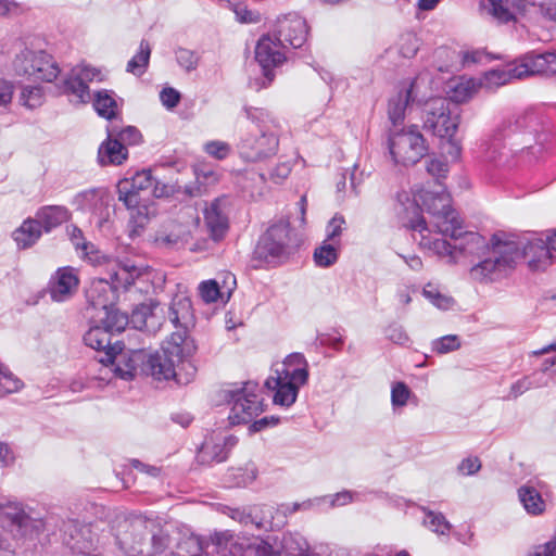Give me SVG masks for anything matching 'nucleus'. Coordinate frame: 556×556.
<instances>
[{"label": "nucleus", "mask_w": 556, "mask_h": 556, "mask_svg": "<svg viewBox=\"0 0 556 556\" xmlns=\"http://www.w3.org/2000/svg\"><path fill=\"white\" fill-rule=\"evenodd\" d=\"M389 151L396 164L409 166L427 154L428 147L417 126H412L390 137Z\"/></svg>", "instance_id": "nucleus-11"}, {"label": "nucleus", "mask_w": 556, "mask_h": 556, "mask_svg": "<svg viewBox=\"0 0 556 556\" xmlns=\"http://www.w3.org/2000/svg\"><path fill=\"white\" fill-rule=\"evenodd\" d=\"M230 150V146L227 142L219 140L208 141L204 146V151L217 160L226 159L229 155Z\"/></svg>", "instance_id": "nucleus-54"}, {"label": "nucleus", "mask_w": 556, "mask_h": 556, "mask_svg": "<svg viewBox=\"0 0 556 556\" xmlns=\"http://www.w3.org/2000/svg\"><path fill=\"white\" fill-rule=\"evenodd\" d=\"M420 79L421 78L418 76L413 80L402 83L399 92L390 99L388 104V114L393 125H397L403 122L405 111L409 105H413L415 102H420Z\"/></svg>", "instance_id": "nucleus-18"}, {"label": "nucleus", "mask_w": 556, "mask_h": 556, "mask_svg": "<svg viewBox=\"0 0 556 556\" xmlns=\"http://www.w3.org/2000/svg\"><path fill=\"white\" fill-rule=\"evenodd\" d=\"M151 55V48L147 40H141L139 51L128 61L127 72L141 76L147 71Z\"/></svg>", "instance_id": "nucleus-42"}, {"label": "nucleus", "mask_w": 556, "mask_h": 556, "mask_svg": "<svg viewBox=\"0 0 556 556\" xmlns=\"http://www.w3.org/2000/svg\"><path fill=\"white\" fill-rule=\"evenodd\" d=\"M106 195L105 189L92 188L78 193L74 199V203L78 210L97 213L104 206Z\"/></svg>", "instance_id": "nucleus-36"}, {"label": "nucleus", "mask_w": 556, "mask_h": 556, "mask_svg": "<svg viewBox=\"0 0 556 556\" xmlns=\"http://www.w3.org/2000/svg\"><path fill=\"white\" fill-rule=\"evenodd\" d=\"M146 358L147 354L143 350L124 352L121 345V350L117 349V354L113 362L115 363L116 375L125 380L134 379L138 368L146 364Z\"/></svg>", "instance_id": "nucleus-27"}, {"label": "nucleus", "mask_w": 556, "mask_h": 556, "mask_svg": "<svg viewBox=\"0 0 556 556\" xmlns=\"http://www.w3.org/2000/svg\"><path fill=\"white\" fill-rule=\"evenodd\" d=\"M154 182L155 178L151 169H142L131 178H124L117 184L118 200L131 212L132 216L137 215V223L140 225L147 219V195Z\"/></svg>", "instance_id": "nucleus-9"}, {"label": "nucleus", "mask_w": 556, "mask_h": 556, "mask_svg": "<svg viewBox=\"0 0 556 556\" xmlns=\"http://www.w3.org/2000/svg\"><path fill=\"white\" fill-rule=\"evenodd\" d=\"M18 102L28 110L41 106L45 102V91L39 86H25L22 88Z\"/></svg>", "instance_id": "nucleus-44"}, {"label": "nucleus", "mask_w": 556, "mask_h": 556, "mask_svg": "<svg viewBox=\"0 0 556 556\" xmlns=\"http://www.w3.org/2000/svg\"><path fill=\"white\" fill-rule=\"evenodd\" d=\"M247 117L256 124L257 131L244 136L239 154L247 162H263L275 156L279 149L280 125L269 112L263 109H247Z\"/></svg>", "instance_id": "nucleus-4"}, {"label": "nucleus", "mask_w": 556, "mask_h": 556, "mask_svg": "<svg viewBox=\"0 0 556 556\" xmlns=\"http://www.w3.org/2000/svg\"><path fill=\"white\" fill-rule=\"evenodd\" d=\"M478 88L479 84L475 79L462 80L453 87L448 100L456 105L466 102L476 94Z\"/></svg>", "instance_id": "nucleus-43"}, {"label": "nucleus", "mask_w": 556, "mask_h": 556, "mask_svg": "<svg viewBox=\"0 0 556 556\" xmlns=\"http://www.w3.org/2000/svg\"><path fill=\"white\" fill-rule=\"evenodd\" d=\"M427 172L437 179V188H439L442 185L440 179L446 177L448 165L444 161L432 159L427 163Z\"/></svg>", "instance_id": "nucleus-59"}, {"label": "nucleus", "mask_w": 556, "mask_h": 556, "mask_svg": "<svg viewBox=\"0 0 556 556\" xmlns=\"http://www.w3.org/2000/svg\"><path fill=\"white\" fill-rule=\"evenodd\" d=\"M399 53L406 59L413 58L418 51V39L413 33H405L397 41Z\"/></svg>", "instance_id": "nucleus-50"}, {"label": "nucleus", "mask_w": 556, "mask_h": 556, "mask_svg": "<svg viewBox=\"0 0 556 556\" xmlns=\"http://www.w3.org/2000/svg\"><path fill=\"white\" fill-rule=\"evenodd\" d=\"M102 72L89 65L76 66L64 79L62 92L72 97L75 103H87L90 100L88 83L102 81Z\"/></svg>", "instance_id": "nucleus-15"}, {"label": "nucleus", "mask_w": 556, "mask_h": 556, "mask_svg": "<svg viewBox=\"0 0 556 556\" xmlns=\"http://www.w3.org/2000/svg\"><path fill=\"white\" fill-rule=\"evenodd\" d=\"M227 450L222 446L215 434L206 439L199 452V458L202 463H222L227 459Z\"/></svg>", "instance_id": "nucleus-40"}, {"label": "nucleus", "mask_w": 556, "mask_h": 556, "mask_svg": "<svg viewBox=\"0 0 556 556\" xmlns=\"http://www.w3.org/2000/svg\"><path fill=\"white\" fill-rule=\"evenodd\" d=\"M513 241L520 247V255L518 256V261L521 258H527L529 266L533 269H544L547 265L551 264L553 258V251L549 249L547 236H545V238L531 237L526 240Z\"/></svg>", "instance_id": "nucleus-19"}, {"label": "nucleus", "mask_w": 556, "mask_h": 556, "mask_svg": "<svg viewBox=\"0 0 556 556\" xmlns=\"http://www.w3.org/2000/svg\"><path fill=\"white\" fill-rule=\"evenodd\" d=\"M79 278L74 267L59 268L51 277L48 285V293L53 302H65L77 291Z\"/></svg>", "instance_id": "nucleus-21"}, {"label": "nucleus", "mask_w": 556, "mask_h": 556, "mask_svg": "<svg viewBox=\"0 0 556 556\" xmlns=\"http://www.w3.org/2000/svg\"><path fill=\"white\" fill-rule=\"evenodd\" d=\"M495 233L491 238V249L470 270L469 276L478 282H489L500 279L507 269L518 262L520 247L513 239Z\"/></svg>", "instance_id": "nucleus-6"}, {"label": "nucleus", "mask_w": 556, "mask_h": 556, "mask_svg": "<svg viewBox=\"0 0 556 556\" xmlns=\"http://www.w3.org/2000/svg\"><path fill=\"white\" fill-rule=\"evenodd\" d=\"M339 245L334 242L325 241L320 247L315 249L314 261L319 267H329L338 260Z\"/></svg>", "instance_id": "nucleus-45"}, {"label": "nucleus", "mask_w": 556, "mask_h": 556, "mask_svg": "<svg viewBox=\"0 0 556 556\" xmlns=\"http://www.w3.org/2000/svg\"><path fill=\"white\" fill-rule=\"evenodd\" d=\"M205 225L211 233V237L218 241L224 238L228 230V218L225 212L220 208V201L214 200L210 206L204 211Z\"/></svg>", "instance_id": "nucleus-32"}, {"label": "nucleus", "mask_w": 556, "mask_h": 556, "mask_svg": "<svg viewBox=\"0 0 556 556\" xmlns=\"http://www.w3.org/2000/svg\"><path fill=\"white\" fill-rule=\"evenodd\" d=\"M291 173V165L288 162L278 163L270 172L269 178L275 184H281Z\"/></svg>", "instance_id": "nucleus-62"}, {"label": "nucleus", "mask_w": 556, "mask_h": 556, "mask_svg": "<svg viewBox=\"0 0 556 556\" xmlns=\"http://www.w3.org/2000/svg\"><path fill=\"white\" fill-rule=\"evenodd\" d=\"M412 227L419 229L418 243L420 248L433 252L441 258H445L450 264L457 263L460 257L480 258L485 256L491 249V241L488 242L478 232L463 231L462 225L454 236H450L454 241L453 244L439 238L438 233H433L422 219L413 223ZM414 239L417 240L415 235Z\"/></svg>", "instance_id": "nucleus-3"}, {"label": "nucleus", "mask_w": 556, "mask_h": 556, "mask_svg": "<svg viewBox=\"0 0 556 556\" xmlns=\"http://www.w3.org/2000/svg\"><path fill=\"white\" fill-rule=\"evenodd\" d=\"M115 539L128 556H159L172 542L169 531L161 526L159 519L143 516L122 521Z\"/></svg>", "instance_id": "nucleus-2"}, {"label": "nucleus", "mask_w": 556, "mask_h": 556, "mask_svg": "<svg viewBox=\"0 0 556 556\" xmlns=\"http://www.w3.org/2000/svg\"><path fill=\"white\" fill-rule=\"evenodd\" d=\"M63 542L74 554L88 556L92 555L97 536L90 525L68 520L63 526Z\"/></svg>", "instance_id": "nucleus-16"}, {"label": "nucleus", "mask_w": 556, "mask_h": 556, "mask_svg": "<svg viewBox=\"0 0 556 556\" xmlns=\"http://www.w3.org/2000/svg\"><path fill=\"white\" fill-rule=\"evenodd\" d=\"M540 124L541 118L532 109L517 113L504 123L511 132L521 130L538 131Z\"/></svg>", "instance_id": "nucleus-37"}, {"label": "nucleus", "mask_w": 556, "mask_h": 556, "mask_svg": "<svg viewBox=\"0 0 556 556\" xmlns=\"http://www.w3.org/2000/svg\"><path fill=\"white\" fill-rule=\"evenodd\" d=\"M513 76L521 78L533 74H555L556 73V53L546 52L532 56L527 63L516 67Z\"/></svg>", "instance_id": "nucleus-28"}, {"label": "nucleus", "mask_w": 556, "mask_h": 556, "mask_svg": "<svg viewBox=\"0 0 556 556\" xmlns=\"http://www.w3.org/2000/svg\"><path fill=\"white\" fill-rule=\"evenodd\" d=\"M459 346H460L459 339L455 334L444 336L433 342V350L439 354H444V353L455 351Z\"/></svg>", "instance_id": "nucleus-53"}, {"label": "nucleus", "mask_w": 556, "mask_h": 556, "mask_svg": "<svg viewBox=\"0 0 556 556\" xmlns=\"http://www.w3.org/2000/svg\"><path fill=\"white\" fill-rule=\"evenodd\" d=\"M424 295L430 300L437 307L446 309L453 304V300L446 295L441 294L432 285H427L424 288Z\"/></svg>", "instance_id": "nucleus-51"}, {"label": "nucleus", "mask_w": 556, "mask_h": 556, "mask_svg": "<svg viewBox=\"0 0 556 556\" xmlns=\"http://www.w3.org/2000/svg\"><path fill=\"white\" fill-rule=\"evenodd\" d=\"M160 100L166 109L172 110L178 105L180 93L175 88L166 87L160 92Z\"/></svg>", "instance_id": "nucleus-60"}, {"label": "nucleus", "mask_w": 556, "mask_h": 556, "mask_svg": "<svg viewBox=\"0 0 556 556\" xmlns=\"http://www.w3.org/2000/svg\"><path fill=\"white\" fill-rule=\"evenodd\" d=\"M539 383L533 381L531 377H523L511 384L508 395L505 397L506 400L517 399L526 391L538 387Z\"/></svg>", "instance_id": "nucleus-56"}, {"label": "nucleus", "mask_w": 556, "mask_h": 556, "mask_svg": "<svg viewBox=\"0 0 556 556\" xmlns=\"http://www.w3.org/2000/svg\"><path fill=\"white\" fill-rule=\"evenodd\" d=\"M84 341L87 346L104 354L100 358L102 364H113L117 349L121 350V343L118 341L113 343L112 333L101 326L91 327L85 333Z\"/></svg>", "instance_id": "nucleus-23"}, {"label": "nucleus", "mask_w": 556, "mask_h": 556, "mask_svg": "<svg viewBox=\"0 0 556 556\" xmlns=\"http://www.w3.org/2000/svg\"><path fill=\"white\" fill-rule=\"evenodd\" d=\"M410 395V390L404 382H395L391 390V402L393 406L406 405Z\"/></svg>", "instance_id": "nucleus-55"}, {"label": "nucleus", "mask_w": 556, "mask_h": 556, "mask_svg": "<svg viewBox=\"0 0 556 556\" xmlns=\"http://www.w3.org/2000/svg\"><path fill=\"white\" fill-rule=\"evenodd\" d=\"M103 316H99V320L102 323V328H105L110 333L122 332L128 325L127 314L121 312L113 305L101 312Z\"/></svg>", "instance_id": "nucleus-39"}, {"label": "nucleus", "mask_w": 556, "mask_h": 556, "mask_svg": "<svg viewBox=\"0 0 556 556\" xmlns=\"http://www.w3.org/2000/svg\"><path fill=\"white\" fill-rule=\"evenodd\" d=\"M424 128L434 136L447 139L448 153L457 159L460 154V146L454 139L459 125V108L446 98H431L425 102L422 116Z\"/></svg>", "instance_id": "nucleus-7"}, {"label": "nucleus", "mask_w": 556, "mask_h": 556, "mask_svg": "<svg viewBox=\"0 0 556 556\" xmlns=\"http://www.w3.org/2000/svg\"><path fill=\"white\" fill-rule=\"evenodd\" d=\"M127 157V148L122 144L121 140L112 138V135H109L108 139L100 144L98 150V162L101 166L121 165Z\"/></svg>", "instance_id": "nucleus-31"}, {"label": "nucleus", "mask_w": 556, "mask_h": 556, "mask_svg": "<svg viewBox=\"0 0 556 556\" xmlns=\"http://www.w3.org/2000/svg\"><path fill=\"white\" fill-rule=\"evenodd\" d=\"M176 59L178 64L187 72L195 70L199 63L198 55L193 51L184 48L176 51Z\"/></svg>", "instance_id": "nucleus-52"}, {"label": "nucleus", "mask_w": 556, "mask_h": 556, "mask_svg": "<svg viewBox=\"0 0 556 556\" xmlns=\"http://www.w3.org/2000/svg\"><path fill=\"white\" fill-rule=\"evenodd\" d=\"M148 268L139 267L127 262L108 261L106 279L115 291H127L137 281L149 278Z\"/></svg>", "instance_id": "nucleus-17"}, {"label": "nucleus", "mask_w": 556, "mask_h": 556, "mask_svg": "<svg viewBox=\"0 0 556 556\" xmlns=\"http://www.w3.org/2000/svg\"><path fill=\"white\" fill-rule=\"evenodd\" d=\"M147 369L150 375L157 380H169L172 378H178L177 367L180 365L177 361L161 348L160 352L151 354L146 358Z\"/></svg>", "instance_id": "nucleus-26"}, {"label": "nucleus", "mask_w": 556, "mask_h": 556, "mask_svg": "<svg viewBox=\"0 0 556 556\" xmlns=\"http://www.w3.org/2000/svg\"><path fill=\"white\" fill-rule=\"evenodd\" d=\"M228 393L231 404L228 419L231 425L249 424L264 410V399L257 383L249 381L242 388Z\"/></svg>", "instance_id": "nucleus-10"}, {"label": "nucleus", "mask_w": 556, "mask_h": 556, "mask_svg": "<svg viewBox=\"0 0 556 556\" xmlns=\"http://www.w3.org/2000/svg\"><path fill=\"white\" fill-rule=\"evenodd\" d=\"M296 248L298 238L289 220L280 219L271 224L260 237L253 251V257L275 266L286 262Z\"/></svg>", "instance_id": "nucleus-8"}, {"label": "nucleus", "mask_w": 556, "mask_h": 556, "mask_svg": "<svg viewBox=\"0 0 556 556\" xmlns=\"http://www.w3.org/2000/svg\"><path fill=\"white\" fill-rule=\"evenodd\" d=\"M518 496L528 514L538 516L545 510V502L534 486L529 484L520 486L518 489Z\"/></svg>", "instance_id": "nucleus-38"}, {"label": "nucleus", "mask_w": 556, "mask_h": 556, "mask_svg": "<svg viewBox=\"0 0 556 556\" xmlns=\"http://www.w3.org/2000/svg\"><path fill=\"white\" fill-rule=\"evenodd\" d=\"M307 34L306 21L299 15H289L279 22L278 37L286 46L301 48L307 39Z\"/></svg>", "instance_id": "nucleus-24"}, {"label": "nucleus", "mask_w": 556, "mask_h": 556, "mask_svg": "<svg viewBox=\"0 0 556 556\" xmlns=\"http://www.w3.org/2000/svg\"><path fill=\"white\" fill-rule=\"evenodd\" d=\"M228 516L243 525H254L257 529L273 527L270 520L271 508L267 506H254L249 511L240 508H228Z\"/></svg>", "instance_id": "nucleus-29"}, {"label": "nucleus", "mask_w": 556, "mask_h": 556, "mask_svg": "<svg viewBox=\"0 0 556 556\" xmlns=\"http://www.w3.org/2000/svg\"><path fill=\"white\" fill-rule=\"evenodd\" d=\"M22 382L8 368L0 365V396L18 391Z\"/></svg>", "instance_id": "nucleus-49"}, {"label": "nucleus", "mask_w": 556, "mask_h": 556, "mask_svg": "<svg viewBox=\"0 0 556 556\" xmlns=\"http://www.w3.org/2000/svg\"><path fill=\"white\" fill-rule=\"evenodd\" d=\"M345 220L341 215H334L327 225V240L334 242L343 230Z\"/></svg>", "instance_id": "nucleus-61"}, {"label": "nucleus", "mask_w": 556, "mask_h": 556, "mask_svg": "<svg viewBox=\"0 0 556 556\" xmlns=\"http://www.w3.org/2000/svg\"><path fill=\"white\" fill-rule=\"evenodd\" d=\"M169 556H205L204 545L197 536H189L179 542Z\"/></svg>", "instance_id": "nucleus-46"}, {"label": "nucleus", "mask_w": 556, "mask_h": 556, "mask_svg": "<svg viewBox=\"0 0 556 556\" xmlns=\"http://www.w3.org/2000/svg\"><path fill=\"white\" fill-rule=\"evenodd\" d=\"M421 207L431 216L430 224L443 236H454L460 229V219L457 212L452 207L450 193L440 185L437 190L418 188L413 191V201L404 208V224L414 232L419 229L413 228L412 224L425 218L421 215Z\"/></svg>", "instance_id": "nucleus-1"}, {"label": "nucleus", "mask_w": 556, "mask_h": 556, "mask_svg": "<svg viewBox=\"0 0 556 556\" xmlns=\"http://www.w3.org/2000/svg\"><path fill=\"white\" fill-rule=\"evenodd\" d=\"M116 291L110 285L106 278L93 280L86 289L85 295L87 301L86 311L102 312L114 304Z\"/></svg>", "instance_id": "nucleus-25"}, {"label": "nucleus", "mask_w": 556, "mask_h": 556, "mask_svg": "<svg viewBox=\"0 0 556 556\" xmlns=\"http://www.w3.org/2000/svg\"><path fill=\"white\" fill-rule=\"evenodd\" d=\"M210 545H217L219 548L229 546V554L232 556H281L267 541L260 538H240L229 530L214 532L206 547Z\"/></svg>", "instance_id": "nucleus-12"}, {"label": "nucleus", "mask_w": 556, "mask_h": 556, "mask_svg": "<svg viewBox=\"0 0 556 556\" xmlns=\"http://www.w3.org/2000/svg\"><path fill=\"white\" fill-rule=\"evenodd\" d=\"M387 337L396 344H405L408 342V336L404 331L402 326L399 325H391L387 329Z\"/></svg>", "instance_id": "nucleus-63"}, {"label": "nucleus", "mask_w": 556, "mask_h": 556, "mask_svg": "<svg viewBox=\"0 0 556 556\" xmlns=\"http://www.w3.org/2000/svg\"><path fill=\"white\" fill-rule=\"evenodd\" d=\"M71 240L76 249H80L84 252V255L92 263H98L100 260L99 251L96 250L94 245L90 242H87L83 236V231L73 227L71 230Z\"/></svg>", "instance_id": "nucleus-47"}, {"label": "nucleus", "mask_w": 556, "mask_h": 556, "mask_svg": "<svg viewBox=\"0 0 556 556\" xmlns=\"http://www.w3.org/2000/svg\"><path fill=\"white\" fill-rule=\"evenodd\" d=\"M286 45L279 40L278 36H263L255 47V60L263 71L266 81L261 87H267L275 78L274 68L280 66L286 61Z\"/></svg>", "instance_id": "nucleus-14"}, {"label": "nucleus", "mask_w": 556, "mask_h": 556, "mask_svg": "<svg viewBox=\"0 0 556 556\" xmlns=\"http://www.w3.org/2000/svg\"><path fill=\"white\" fill-rule=\"evenodd\" d=\"M29 520L23 505L16 501H5L0 503V526L18 528L25 527Z\"/></svg>", "instance_id": "nucleus-34"}, {"label": "nucleus", "mask_w": 556, "mask_h": 556, "mask_svg": "<svg viewBox=\"0 0 556 556\" xmlns=\"http://www.w3.org/2000/svg\"><path fill=\"white\" fill-rule=\"evenodd\" d=\"M162 349L168 353L174 361L179 364H187L191 368V375L195 372V367L190 364L189 358L192 357L198 346L194 340L189 336L188 329H176L164 342Z\"/></svg>", "instance_id": "nucleus-20"}, {"label": "nucleus", "mask_w": 556, "mask_h": 556, "mask_svg": "<svg viewBox=\"0 0 556 556\" xmlns=\"http://www.w3.org/2000/svg\"><path fill=\"white\" fill-rule=\"evenodd\" d=\"M15 70L35 80L51 83L60 74L58 63L45 51H22L15 60Z\"/></svg>", "instance_id": "nucleus-13"}, {"label": "nucleus", "mask_w": 556, "mask_h": 556, "mask_svg": "<svg viewBox=\"0 0 556 556\" xmlns=\"http://www.w3.org/2000/svg\"><path fill=\"white\" fill-rule=\"evenodd\" d=\"M68 217V210L62 205L42 206L36 213V219L39 220L41 228L43 227L47 232L65 223Z\"/></svg>", "instance_id": "nucleus-35"}, {"label": "nucleus", "mask_w": 556, "mask_h": 556, "mask_svg": "<svg viewBox=\"0 0 556 556\" xmlns=\"http://www.w3.org/2000/svg\"><path fill=\"white\" fill-rule=\"evenodd\" d=\"M117 140L122 141V144L127 148V146H136L141 142L142 136L141 132L134 126H127L115 137Z\"/></svg>", "instance_id": "nucleus-57"}, {"label": "nucleus", "mask_w": 556, "mask_h": 556, "mask_svg": "<svg viewBox=\"0 0 556 556\" xmlns=\"http://www.w3.org/2000/svg\"><path fill=\"white\" fill-rule=\"evenodd\" d=\"M93 108L96 112L106 118L112 119L118 113L117 102L113 97V93L109 90H100L94 94Z\"/></svg>", "instance_id": "nucleus-41"}, {"label": "nucleus", "mask_w": 556, "mask_h": 556, "mask_svg": "<svg viewBox=\"0 0 556 556\" xmlns=\"http://www.w3.org/2000/svg\"><path fill=\"white\" fill-rule=\"evenodd\" d=\"M168 319L176 329H188L193 323L192 304L189 298L176 295L168 307Z\"/></svg>", "instance_id": "nucleus-30"}, {"label": "nucleus", "mask_w": 556, "mask_h": 556, "mask_svg": "<svg viewBox=\"0 0 556 556\" xmlns=\"http://www.w3.org/2000/svg\"><path fill=\"white\" fill-rule=\"evenodd\" d=\"M426 516L424 519V525L430 529L431 531L438 533V534H446L450 529L451 525L446 520L443 514L441 513H434L432 510H426Z\"/></svg>", "instance_id": "nucleus-48"}, {"label": "nucleus", "mask_w": 556, "mask_h": 556, "mask_svg": "<svg viewBox=\"0 0 556 556\" xmlns=\"http://www.w3.org/2000/svg\"><path fill=\"white\" fill-rule=\"evenodd\" d=\"M308 379L307 363L301 353H292L275 369V376L265 381V387L273 391V401L280 406H291L300 387Z\"/></svg>", "instance_id": "nucleus-5"}, {"label": "nucleus", "mask_w": 556, "mask_h": 556, "mask_svg": "<svg viewBox=\"0 0 556 556\" xmlns=\"http://www.w3.org/2000/svg\"><path fill=\"white\" fill-rule=\"evenodd\" d=\"M481 468V463L478 457H467L458 466V470L463 475H473Z\"/></svg>", "instance_id": "nucleus-64"}, {"label": "nucleus", "mask_w": 556, "mask_h": 556, "mask_svg": "<svg viewBox=\"0 0 556 556\" xmlns=\"http://www.w3.org/2000/svg\"><path fill=\"white\" fill-rule=\"evenodd\" d=\"M200 295L205 303L215 302L219 296V288L215 280L201 282L199 287Z\"/></svg>", "instance_id": "nucleus-58"}, {"label": "nucleus", "mask_w": 556, "mask_h": 556, "mask_svg": "<svg viewBox=\"0 0 556 556\" xmlns=\"http://www.w3.org/2000/svg\"><path fill=\"white\" fill-rule=\"evenodd\" d=\"M479 9L498 23H509L526 11V0H481Z\"/></svg>", "instance_id": "nucleus-22"}, {"label": "nucleus", "mask_w": 556, "mask_h": 556, "mask_svg": "<svg viewBox=\"0 0 556 556\" xmlns=\"http://www.w3.org/2000/svg\"><path fill=\"white\" fill-rule=\"evenodd\" d=\"M41 235L42 229L39 220L27 218L13 231L12 237L18 249H28L40 239Z\"/></svg>", "instance_id": "nucleus-33"}]
</instances>
